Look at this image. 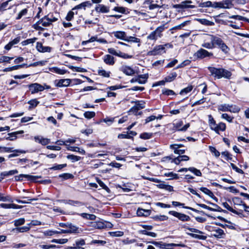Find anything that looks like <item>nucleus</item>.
<instances>
[{
  "label": "nucleus",
  "instance_id": "obj_1",
  "mask_svg": "<svg viewBox=\"0 0 249 249\" xmlns=\"http://www.w3.org/2000/svg\"><path fill=\"white\" fill-rule=\"evenodd\" d=\"M208 70L212 75L218 79L224 78L230 79L232 75L230 71L222 68L209 67Z\"/></svg>",
  "mask_w": 249,
  "mask_h": 249
},
{
  "label": "nucleus",
  "instance_id": "obj_2",
  "mask_svg": "<svg viewBox=\"0 0 249 249\" xmlns=\"http://www.w3.org/2000/svg\"><path fill=\"white\" fill-rule=\"evenodd\" d=\"M164 29V25L158 27L147 36V38L149 40H156L158 38H160L162 36V32Z\"/></svg>",
  "mask_w": 249,
  "mask_h": 249
},
{
  "label": "nucleus",
  "instance_id": "obj_3",
  "mask_svg": "<svg viewBox=\"0 0 249 249\" xmlns=\"http://www.w3.org/2000/svg\"><path fill=\"white\" fill-rule=\"evenodd\" d=\"M213 55L212 53H210L207 50L201 48L194 54V56L197 58L203 59L205 57H210Z\"/></svg>",
  "mask_w": 249,
  "mask_h": 249
},
{
  "label": "nucleus",
  "instance_id": "obj_4",
  "mask_svg": "<svg viewBox=\"0 0 249 249\" xmlns=\"http://www.w3.org/2000/svg\"><path fill=\"white\" fill-rule=\"evenodd\" d=\"M191 3H192V1L187 0L182 1L180 4H175L173 7L176 9H181L195 8V6L194 5H191Z\"/></svg>",
  "mask_w": 249,
  "mask_h": 249
},
{
  "label": "nucleus",
  "instance_id": "obj_5",
  "mask_svg": "<svg viewBox=\"0 0 249 249\" xmlns=\"http://www.w3.org/2000/svg\"><path fill=\"white\" fill-rule=\"evenodd\" d=\"M168 213L169 214L177 217L179 220L182 221H188L190 219V217L188 215L176 211H170Z\"/></svg>",
  "mask_w": 249,
  "mask_h": 249
},
{
  "label": "nucleus",
  "instance_id": "obj_6",
  "mask_svg": "<svg viewBox=\"0 0 249 249\" xmlns=\"http://www.w3.org/2000/svg\"><path fill=\"white\" fill-rule=\"evenodd\" d=\"M207 203L208 204H210L211 205H212L213 207H214V208H211V207H210L209 206H208L204 204H197V205L199 206L200 207H201L202 208L206 209L209 210L211 211H213V212H222V211H224V210H222L217 204L213 203H212V202H208Z\"/></svg>",
  "mask_w": 249,
  "mask_h": 249
},
{
  "label": "nucleus",
  "instance_id": "obj_7",
  "mask_svg": "<svg viewBox=\"0 0 249 249\" xmlns=\"http://www.w3.org/2000/svg\"><path fill=\"white\" fill-rule=\"evenodd\" d=\"M211 231V235L217 238H222L225 235L224 231L219 228L213 227Z\"/></svg>",
  "mask_w": 249,
  "mask_h": 249
},
{
  "label": "nucleus",
  "instance_id": "obj_8",
  "mask_svg": "<svg viewBox=\"0 0 249 249\" xmlns=\"http://www.w3.org/2000/svg\"><path fill=\"white\" fill-rule=\"evenodd\" d=\"M162 52L165 53L164 46L160 45L156 46L153 50L149 51L147 54L149 55H156L161 53Z\"/></svg>",
  "mask_w": 249,
  "mask_h": 249
},
{
  "label": "nucleus",
  "instance_id": "obj_9",
  "mask_svg": "<svg viewBox=\"0 0 249 249\" xmlns=\"http://www.w3.org/2000/svg\"><path fill=\"white\" fill-rule=\"evenodd\" d=\"M207 38L205 39V40H210V41L213 43V45L215 47V45H217L218 47L220 45L223 41L220 38L217 37L216 36L213 35H208L206 36Z\"/></svg>",
  "mask_w": 249,
  "mask_h": 249
},
{
  "label": "nucleus",
  "instance_id": "obj_10",
  "mask_svg": "<svg viewBox=\"0 0 249 249\" xmlns=\"http://www.w3.org/2000/svg\"><path fill=\"white\" fill-rule=\"evenodd\" d=\"M182 125V121H180L176 124H173V130L181 131H185L187 129V128L190 126V124L189 123L186 124L183 127H181Z\"/></svg>",
  "mask_w": 249,
  "mask_h": 249
},
{
  "label": "nucleus",
  "instance_id": "obj_11",
  "mask_svg": "<svg viewBox=\"0 0 249 249\" xmlns=\"http://www.w3.org/2000/svg\"><path fill=\"white\" fill-rule=\"evenodd\" d=\"M30 90L32 93L38 91H43L44 89V87L38 83L32 84L29 86Z\"/></svg>",
  "mask_w": 249,
  "mask_h": 249
},
{
  "label": "nucleus",
  "instance_id": "obj_12",
  "mask_svg": "<svg viewBox=\"0 0 249 249\" xmlns=\"http://www.w3.org/2000/svg\"><path fill=\"white\" fill-rule=\"evenodd\" d=\"M148 77V75L147 74H142L139 76L138 78H132L130 82L131 83L133 82H138L139 84H143L146 83V80Z\"/></svg>",
  "mask_w": 249,
  "mask_h": 249
},
{
  "label": "nucleus",
  "instance_id": "obj_13",
  "mask_svg": "<svg viewBox=\"0 0 249 249\" xmlns=\"http://www.w3.org/2000/svg\"><path fill=\"white\" fill-rule=\"evenodd\" d=\"M27 178L30 180H35L37 178H40V177L32 176L29 175L21 174L19 176H16L15 177V180L16 181H19L22 180L23 178Z\"/></svg>",
  "mask_w": 249,
  "mask_h": 249
},
{
  "label": "nucleus",
  "instance_id": "obj_14",
  "mask_svg": "<svg viewBox=\"0 0 249 249\" xmlns=\"http://www.w3.org/2000/svg\"><path fill=\"white\" fill-rule=\"evenodd\" d=\"M36 48L37 50L41 53L51 52L52 48L49 46H43L42 44L40 42H37Z\"/></svg>",
  "mask_w": 249,
  "mask_h": 249
},
{
  "label": "nucleus",
  "instance_id": "obj_15",
  "mask_svg": "<svg viewBox=\"0 0 249 249\" xmlns=\"http://www.w3.org/2000/svg\"><path fill=\"white\" fill-rule=\"evenodd\" d=\"M120 71L127 75H132L134 74L135 71L131 67L127 66H122Z\"/></svg>",
  "mask_w": 249,
  "mask_h": 249
},
{
  "label": "nucleus",
  "instance_id": "obj_16",
  "mask_svg": "<svg viewBox=\"0 0 249 249\" xmlns=\"http://www.w3.org/2000/svg\"><path fill=\"white\" fill-rule=\"evenodd\" d=\"M92 5V3L89 1H87L78 4L72 8V10L74 11L76 9H86V7H90Z\"/></svg>",
  "mask_w": 249,
  "mask_h": 249
},
{
  "label": "nucleus",
  "instance_id": "obj_17",
  "mask_svg": "<svg viewBox=\"0 0 249 249\" xmlns=\"http://www.w3.org/2000/svg\"><path fill=\"white\" fill-rule=\"evenodd\" d=\"M21 40L20 36H18L14 39L11 41L9 42L8 44L5 46L4 48L7 50H10L11 48L15 45L17 44Z\"/></svg>",
  "mask_w": 249,
  "mask_h": 249
},
{
  "label": "nucleus",
  "instance_id": "obj_18",
  "mask_svg": "<svg viewBox=\"0 0 249 249\" xmlns=\"http://www.w3.org/2000/svg\"><path fill=\"white\" fill-rule=\"evenodd\" d=\"M97 12L107 13L109 11V7L103 4H99L95 7Z\"/></svg>",
  "mask_w": 249,
  "mask_h": 249
},
{
  "label": "nucleus",
  "instance_id": "obj_19",
  "mask_svg": "<svg viewBox=\"0 0 249 249\" xmlns=\"http://www.w3.org/2000/svg\"><path fill=\"white\" fill-rule=\"evenodd\" d=\"M115 37L118 39H120L124 41L127 40V36L124 32L116 31L112 33Z\"/></svg>",
  "mask_w": 249,
  "mask_h": 249
},
{
  "label": "nucleus",
  "instance_id": "obj_20",
  "mask_svg": "<svg viewBox=\"0 0 249 249\" xmlns=\"http://www.w3.org/2000/svg\"><path fill=\"white\" fill-rule=\"evenodd\" d=\"M24 133L23 130L18 131L12 133H8V137H6L5 139L9 141H14L17 139V135L18 134H21Z\"/></svg>",
  "mask_w": 249,
  "mask_h": 249
},
{
  "label": "nucleus",
  "instance_id": "obj_21",
  "mask_svg": "<svg viewBox=\"0 0 249 249\" xmlns=\"http://www.w3.org/2000/svg\"><path fill=\"white\" fill-rule=\"evenodd\" d=\"M0 207L3 209H21L22 208V206L16 205L15 204H5V203H1L0 204Z\"/></svg>",
  "mask_w": 249,
  "mask_h": 249
},
{
  "label": "nucleus",
  "instance_id": "obj_22",
  "mask_svg": "<svg viewBox=\"0 0 249 249\" xmlns=\"http://www.w3.org/2000/svg\"><path fill=\"white\" fill-rule=\"evenodd\" d=\"M104 62L107 65H113L115 63L114 58L109 54L105 55L103 58Z\"/></svg>",
  "mask_w": 249,
  "mask_h": 249
},
{
  "label": "nucleus",
  "instance_id": "obj_23",
  "mask_svg": "<svg viewBox=\"0 0 249 249\" xmlns=\"http://www.w3.org/2000/svg\"><path fill=\"white\" fill-rule=\"evenodd\" d=\"M70 83L71 81L69 79H60L57 82L56 86L59 87H67L70 84Z\"/></svg>",
  "mask_w": 249,
  "mask_h": 249
},
{
  "label": "nucleus",
  "instance_id": "obj_24",
  "mask_svg": "<svg viewBox=\"0 0 249 249\" xmlns=\"http://www.w3.org/2000/svg\"><path fill=\"white\" fill-rule=\"evenodd\" d=\"M49 15L45 16L44 18L40 19L38 22L39 23H40L43 26H49L51 23L50 21L49 20H51L49 19Z\"/></svg>",
  "mask_w": 249,
  "mask_h": 249
},
{
  "label": "nucleus",
  "instance_id": "obj_25",
  "mask_svg": "<svg viewBox=\"0 0 249 249\" xmlns=\"http://www.w3.org/2000/svg\"><path fill=\"white\" fill-rule=\"evenodd\" d=\"M172 204L174 206H182L183 207V208H184L191 210H192V211H193L194 212H196V213H204L202 211H198V210H197L196 209H195L194 208H191V207H188V206H184V204L183 203H181L177 202V201H173L172 202Z\"/></svg>",
  "mask_w": 249,
  "mask_h": 249
},
{
  "label": "nucleus",
  "instance_id": "obj_26",
  "mask_svg": "<svg viewBox=\"0 0 249 249\" xmlns=\"http://www.w3.org/2000/svg\"><path fill=\"white\" fill-rule=\"evenodd\" d=\"M58 201H62L64 202L65 204H68L71 205L72 206H82L83 205V203L81 202L78 201H74L72 200H58Z\"/></svg>",
  "mask_w": 249,
  "mask_h": 249
},
{
  "label": "nucleus",
  "instance_id": "obj_27",
  "mask_svg": "<svg viewBox=\"0 0 249 249\" xmlns=\"http://www.w3.org/2000/svg\"><path fill=\"white\" fill-rule=\"evenodd\" d=\"M85 245V241L84 239L77 240L75 241V244H73V248L76 249H83L82 246Z\"/></svg>",
  "mask_w": 249,
  "mask_h": 249
},
{
  "label": "nucleus",
  "instance_id": "obj_28",
  "mask_svg": "<svg viewBox=\"0 0 249 249\" xmlns=\"http://www.w3.org/2000/svg\"><path fill=\"white\" fill-rule=\"evenodd\" d=\"M137 214L139 216H147L150 214V211L139 208L137 211Z\"/></svg>",
  "mask_w": 249,
  "mask_h": 249
},
{
  "label": "nucleus",
  "instance_id": "obj_29",
  "mask_svg": "<svg viewBox=\"0 0 249 249\" xmlns=\"http://www.w3.org/2000/svg\"><path fill=\"white\" fill-rule=\"evenodd\" d=\"M68 230H69V231L70 233H79V228L76 226L72 225L71 223H69L68 224Z\"/></svg>",
  "mask_w": 249,
  "mask_h": 249
},
{
  "label": "nucleus",
  "instance_id": "obj_30",
  "mask_svg": "<svg viewBox=\"0 0 249 249\" xmlns=\"http://www.w3.org/2000/svg\"><path fill=\"white\" fill-rule=\"evenodd\" d=\"M215 128H213L215 132L219 133V131H224L226 129V124L224 123H220L218 124H216Z\"/></svg>",
  "mask_w": 249,
  "mask_h": 249
},
{
  "label": "nucleus",
  "instance_id": "obj_31",
  "mask_svg": "<svg viewBox=\"0 0 249 249\" xmlns=\"http://www.w3.org/2000/svg\"><path fill=\"white\" fill-rule=\"evenodd\" d=\"M31 227L29 226H25L21 227H17L13 229V231L16 232H24L29 231Z\"/></svg>",
  "mask_w": 249,
  "mask_h": 249
},
{
  "label": "nucleus",
  "instance_id": "obj_32",
  "mask_svg": "<svg viewBox=\"0 0 249 249\" xmlns=\"http://www.w3.org/2000/svg\"><path fill=\"white\" fill-rule=\"evenodd\" d=\"M67 149L68 150L79 152L83 155L85 154V150L84 149H81L80 148L78 147L68 145V146L67 147Z\"/></svg>",
  "mask_w": 249,
  "mask_h": 249
},
{
  "label": "nucleus",
  "instance_id": "obj_33",
  "mask_svg": "<svg viewBox=\"0 0 249 249\" xmlns=\"http://www.w3.org/2000/svg\"><path fill=\"white\" fill-rule=\"evenodd\" d=\"M2 150L3 152H16L19 153H25L26 152L23 150H13V148L11 147H2Z\"/></svg>",
  "mask_w": 249,
  "mask_h": 249
},
{
  "label": "nucleus",
  "instance_id": "obj_34",
  "mask_svg": "<svg viewBox=\"0 0 249 249\" xmlns=\"http://www.w3.org/2000/svg\"><path fill=\"white\" fill-rule=\"evenodd\" d=\"M145 103L143 101H138L136 102L135 107L131 109H142L145 107Z\"/></svg>",
  "mask_w": 249,
  "mask_h": 249
},
{
  "label": "nucleus",
  "instance_id": "obj_35",
  "mask_svg": "<svg viewBox=\"0 0 249 249\" xmlns=\"http://www.w3.org/2000/svg\"><path fill=\"white\" fill-rule=\"evenodd\" d=\"M152 218L157 221H163L167 220L168 217L164 215H156L152 216Z\"/></svg>",
  "mask_w": 249,
  "mask_h": 249
},
{
  "label": "nucleus",
  "instance_id": "obj_36",
  "mask_svg": "<svg viewBox=\"0 0 249 249\" xmlns=\"http://www.w3.org/2000/svg\"><path fill=\"white\" fill-rule=\"evenodd\" d=\"M188 235L191 236L193 238L200 239V240H205L207 238V236L203 235H201V234H196L193 233H188Z\"/></svg>",
  "mask_w": 249,
  "mask_h": 249
},
{
  "label": "nucleus",
  "instance_id": "obj_37",
  "mask_svg": "<svg viewBox=\"0 0 249 249\" xmlns=\"http://www.w3.org/2000/svg\"><path fill=\"white\" fill-rule=\"evenodd\" d=\"M18 173V171L17 170H10L9 171H5L3 172L0 173V176H2V177H7L9 176H11L16 174H17Z\"/></svg>",
  "mask_w": 249,
  "mask_h": 249
},
{
  "label": "nucleus",
  "instance_id": "obj_38",
  "mask_svg": "<svg viewBox=\"0 0 249 249\" xmlns=\"http://www.w3.org/2000/svg\"><path fill=\"white\" fill-rule=\"evenodd\" d=\"M80 215L84 218H86L87 219H89L91 220H94L96 219V216L92 214H89L87 213H82L80 214Z\"/></svg>",
  "mask_w": 249,
  "mask_h": 249
},
{
  "label": "nucleus",
  "instance_id": "obj_39",
  "mask_svg": "<svg viewBox=\"0 0 249 249\" xmlns=\"http://www.w3.org/2000/svg\"><path fill=\"white\" fill-rule=\"evenodd\" d=\"M222 205L223 206V207L225 208H226L227 210H228L229 211L235 213V214H240L241 213L236 211V210H234L232 209V208H231L228 204V203L227 202H223L222 203Z\"/></svg>",
  "mask_w": 249,
  "mask_h": 249
},
{
  "label": "nucleus",
  "instance_id": "obj_40",
  "mask_svg": "<svg viewBox=\"0 0 249 249\" xmlns=\"http://www.w3.org/2000/svg\"><path fill=\"white\" fill-rule=\"evenodd\" d=\"M0 201L12 202L13 200L10 196H3L0 193Z\"/></svg>",
  "mask_w": 249,
  "mask_h": 249
},
{
  "label": "nucleus",
  "instance_id": "obj_41",
  "mask_svg": "<svg viewBox=\"0 0 249 249\" xmlns=\"http://www.w3.org/2000/svg\"><path fill=\"white\" fill-rule=\"evenodd\" d=\"M177 76V73L176 72L170 73L169 75L165 78V81L169 82L174 80Z\"/></svg>",
  "mask_w": 249,
  "mask_h": 249
},
{
  "label": "nucleus",
  "instance_id": "obj_42",
  "mask_svg": "<svg viewBox=\"0 0 249 249\" xmlns=\"http://www.w3.org/2000/svg\"><path fill=\"white\" fill-rule=\"evenodd\" d=\"M200 190L202 192H203L204 194H205L206 195L209 196L213 198V197H214V195H213V193L211 191H210V190L207 189V188L201 187V188H200Z\"/></svg>",
  "mask_w": 249,
  "mask_h": 249
},
{
  "label": "nucleus",
  "instance_id": "obj_43",
  "mask_svg": "<svg viewBox=\"0 0 249 249\" xmlns=\"http://www.w3.org/2000/svg\"><path fill=\"white\" fill-rule=\"evenodd\" d=\"M98 74L101 76H104L105 77H109L110 76V72L107 71L103 69H99L98 70Z\"/></svg>",
  "mask_w": 249,
  "mask_h": 249
},
{
  "label": "nucleus",
  "instance_id": "obj_44",
  "mask_svg": "<svg viewBox=\"0 0 249 249\" xmlns=\"http://www.w3.org/2000/svg\"><path fill=\"white\" fill-rule=\"evenodd\" d=\"M198 21L200 23L203 25H207V26H213L214 25L213 22L209 21L206 19H199Z\"/></svg>",
  "mask_w": 249,
  "mask_h": 249
},
{
  "label": "nucleus",
  "instance_id": "obj_45",
  "mask_svg": "<svg viewBox=\"0 0 249 249\" xmlns=\"http://www.w3.org/2000/svg\"><path fill=\"white\" fill-rule=\"evenodd\" d=\"M189 171L194 173L196 176L200 177L202 176V173L200 171L195 167L188 168Z\"/></svg>",
  "mask_w": 249,
  "mask_h": 249
},
{
  "label": "nucleus",
  "instance_id": "obj_46",
  "mask_svg": "<svg viewBox=\"0 0 249 249\" xmlns=\"http://www.w3.org/2000/svg\"><path fill=\"white\" fill-rule=\"evenodd\" d=\"M162 117H163V115H159L158 116H156L155 115H151V116L147 117L145 119V123H147L149 122L154 120L155 119H160L162 118Z\"/></svg>",
  "mask_w": 249,
  "mask_h": 249
},
{
  "label": "nucleus",
  "instance_id": "obj_47",
  "mask_svg": "<svg viewBox=\"0 0 249 249\" xmlns=\"http://www.w3.org/2000/svg\"><path fill=\"white\" fill-rule=\"evenodd\" d=\"M209 117V125L211 128L212 129L213 128H215V126H216L215 121L214 120L212 116V115H208Z\"/></svg>",
  "mask_w": 249,
  "mask_h": 249
},
{
  "label": "nucleus",
  "instance_id": "obj_48",
  "mask_svg": "<svg viewBox=\"0 0 249 249\" xmlns=\"http://www.w3.org/2000/svg\"><path fill=\"white\" fill-rule=\"evenodd\" d=\"M67 158L71 160L72 162L78 161L81 160V158L79 156L73 155H69L67 156Z\"/></svg>",
  "mask_w": 249,
  "mask_h": 249
},
{
  "label": "nucleus",
  "instance_id": "obj_49",
  "mask_svg": "<svg viewBox=\"0 0 249 249\" xmlns=\"http://www.w3.org/2000/svg\"><path fill=\"white\" fill-rule=\"evenodd\" d=\"M36 40H37V38H36V37L28 39L27 40L23 41L21 42V44L23 46H26L29 44L34 43Z\"/></svg>",
  "mask_w": 249,
  "mask_h": 249
},
{
  "label": "nucleus",
  "instance_id": "obj_50",
  "mask_svg": "<svg viewBox=\"0 0 249 249\" xmlns=\"http://www.w3.org/2000/svg\"><path fill=\"white\" fill-rule=\"evenodd\" d=\"M223 8H230L232 4L229 0H226L222 1Z\"/></svg>",
  "mask_w": 249,
  "mask_h": 249
},
{
  "label": "nucleus",
  "instance_id": "obj_51",
  "mask_svg": "<svg viewBox=\"0 0 249 249\" xmlns=\"http://www.w3.org/2000/svg\"><path fill=\"white\" fill-rule=\"evenodd\" d=\"M201 46L208 49H213L215 48L213 43L211 41L210 42H204L202 44Z\"/></svg>",
  "mask_w": 249,
  "mask_h": 249
},
{
  "label": "nucleus",
  "instance_id": "obj_52",
  "mask_svg": "<svg viewBox=\"0 0 249 249\" xmlns=\"http://www.w3.org/2000/svg\"><path fill=\"white\" fill-rule=\"evenodd\" d=\"M13 57H9L7 56H1L0 57V63L3 62L9 63L11 60H12Z\"/></svg>",
  "mask_w": 249,
  "mask_h": 249
},
{
  "label": "nucleus",
  "instance_id": "obj_53",
  "mask_svg": "<svg viewBox=\"0 0 249 249\" xmlns=\"http://www.w3.org/2000/svg\"><path fill=\"white\" fill-rule=\"evenodd\" d=\"M25 223V219L23 218H19L14 221V225L18 227L20 225L24 224Z\"/></svg>",
  "mask_w": 249,
  "mask_h": 249
},
{
  "label": "nucleus",
  "instance_id": "obj_54",
  "mask_svg": "<svg viewBox=\"0 0 249 249\" xmlns=\"http://www.w3.org/2000/svg\"><path fill=\"white\" fill-rule=\"evenodd\" d=\"M152 133L144 132V133H142L140 135V138H141L142 139L147 140V139H150L152 137Z\"/></svg>",
  "mask_w": 249,
  "mask_h": 249
},
{
  "label": "nucleus",
  "instance_id": "obj_55",
  "mask_svg": "<svg viewBox=\"0 0 249 249\" xmlns=\"http://www.w3.org/2000/svg\"><path fill=\"white\" fill-rule=\"evenodd\" d=\"M223 16H224V14H223V13L220 14L218 15V16H216L215 18V22L216 23H221L223 24L227 25V24L226 21L218 18V17H223Z\"/></svg>",
  "mask_w": 249,
  "mask_h": 249
},
{
  "label": "nucleus",
  "instance_id": "obj_56",
  "mask_svg": "<svg viewBox=\"0 0 249 249\" xmlns=\"http://www.w3.org/2000/svg\"><path fill=\"white\" fill-rule=\"evenodd\" d=\"M141 232L142 234L148 235L153 237H156L157 236V234L156 233L148 231L146 230H142Z\"/></svg>",
  "mask_w": 249,
  "mask_h": 249
},
{
  "label": "nucleus",
  "instance_id": "obj_57",
  "mask_svg": "<svg viewBox=\"0 0 249 249\" xmlns=\"http://www.w3.org/2000/svg\"><path fill=\"white\" fill-rule=\"evenodd\" d=\"M39 102L37 101L36 99L32 100L29 102V104L30 105L29 108L36 107L37 105L38 104Z\"/></svg>",
  "mask_w": 249,
  "mask_h": 249
},
{
  "label": "nucleus",
  "instance_id": "obj_58",
  "mask_svg": "<svg viewBox=\"0 0 249 249\" xmlns=\"http://www.w3.org/2000/svg\"><path fill=\"white\" fill-rule=\"evenodd\" d=\"M115 118L107 117L101 120V122H104L107 124L108 125H110L114 121Z\"/></svg>",
  "mask_w": 249,
  "mask_h": 249
},
{
  "label": "nucleus",
  "instance_id": "obj_59",
  "mask_svg": "<svg viewBox=\"0 0 249 249\" xmlns=\"http://www.w3.org/2000/svg\"><path fill=\"white\" fill-rule=\"evenodd\" d=\"M193 89V87L192 86H188L186 88H184V89H182L180 92V94L181 95H183L184 94H187V93L190 92Z\"/></svg>",
  "mask_w": 249,
  "mask_h": 249
},
{
  "label": "nucleus",
  "instance_id": "obj_60",
  "mask_svg": "<svg viewBox=\"0 0 249 249\" xmlns=\"http://www.w3.org/2000/svg\"><path fill=\"white\" fill-rule=\"evenodd\" d=\"M68 240L67 239H54L52 240L51 241V242L53 243L63 244L67 243L68 242Z\"/></svg>",
  "mask_w": 249,
  "mask_h": 249
},
{
  "label": "nucleus",
  "instance_id": "obj_61",
  "mask_svg": "<svg viewBox=\"0 0 249 249\" xmlns=\"http://www.w3.org/2000/svg\"><path fill=\"white\" fill-rule=\"evenodd\" d=\"M209 149L212 153L214 154L216 157H218L220 156V152L215 147L210 146H209Z\"/></svg>",
  "mask_w": 249,
  "mask_h": 249
},
{
  "label": "nucleus",
  "instance_id": "obj_62",
  "mask_svg": "<svg viewBox=\"0 0 249 249\" xmlns=\"http://www.w3.org/2000/svg\"><path fill=\"white\" fill-rule=\"evenodd\" d=\"M53 72L59 74H64L67 72V71L65 70H62L56 67L53 68Z\"/></svg>",
  "mask_w": 249,
  "mask_h": 249
},
{
  "label": "nucleus",
  "instance_id": "obj_63",
  "mask_svg": "<svg viewBox=\"0 0 249 249\" xmlns=\"http://www.w3.org/2000/svg\"><path fill=\"white\" fill-rule=\"evenodd\" d=\"M96 181L99 185L104 190L106 191L109 190V188L104 184V183L98 178H97Z\"/></svg>",
  "mask_w": 249,
  "mask_h": 249
},
{
  "label": "nucleus",
  "instance_id": "obj_64",
  "mask_svg": "<svg viewBox=\"0 0 249 249\" xmlns=\"http://www.w3.org/2000/svg\"><path fill=\"white\" fill-rule=\"evenodd\" d=\"M95 115V113L92 111H87L84 113L85 117L89 119L93 118Z\"/></svg>",
  "mask_w": 249,
  "mask_h": 249
}]
</instances>
